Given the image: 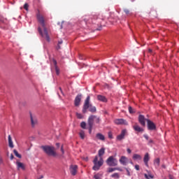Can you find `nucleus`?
<instances>
[{"label":"nucleus","instance_id":"nucleus-33","mask_svg":"<svg viewBox=\"0 0 179 179\" xmlns=\"http://www.w3.org/2000/svg\"><path fill=\"white\" fill-rule=\"evenodd\" d=\"M24 8L25 9V10H29V4L25 3L24 5Z\"/></svg>","mask_w":179,"mask_h":179},{"label":"nucleus","instance_id":"nucleus-11","mask_svg":"<svg viewBox=\"0 0 179 179\" xmlns=\"http://www.w3.org/2000/svg\"><path fill=\"white\" fill-rule=\"evenodd\" d=\"M119 162L122 166H127V164H128V158L125 156H122L119 159Z\"/></svg>","mask_w":179,"mask_h":179},{"label":"nucleus","instance_id":"nucleus-32","mask_svg":"<svg viewBox=\"0 0 179 179\" xmlns=\"http://www.w3.org/2000/svg\"><path fill=\"white\" fill-rule=\"evenodd\" d=\"M115 170H117V169H115V168H109L108 169V173H113V171H115Z\"/></svg>","mask_w":179,"mask_h":179},{"label":"nucleus","instance_id":"nucleus-40","mask_svg":"<svg viewBox=\"0 0 179 179\" xmlns=\"http://www.w3.org/2000/svg\"><path fill=\"white\" fill-rule=\"evenodd\" d=\"M13 157H13V155L11 154V155H10V160H13Z\"/></svg>","mask_w":179,"mask_h":179},{"label":"nucleus","instance_id":"nucleus-12","mask_svg":"<svg viewBox=\"0 0 179 179\" xmlns=\"http://www.w3.org/2000/svg\"><path fill=\"white\" fill-rule=\"evenodd\" d=\"M148 123V128L150 131H153L154 129H156V125H155V123L150 120H147Z\"/></svg>","mask_w":179,"mask_h":179},{"label":"nucleus","instance_id":"nucleus-3","mask_svg":"<svg viewBox=\"0 0 179 179\" xmlns=\"http://www.w3.org/2000/svg\"><path fill=\"white\" fill-rule=\"evenodd\" d=\"M87 109H89V111L91 113H96V107L90 104V96H88L85 101L83 113L85 114L86 111H87Z\"/></svg>","mask_w":179,"mask_h":179},{"label":"nucleus","instance_id":"nucleus-43","mask_svg":"<svg viewBox=\"0 0 179 179\" xmlns=\"http://www.w3.org/2000/svg\"><path fill=\"white\" fill-rule=\"evenodd\" d=\"M149 52H152V50L151 49H149Z\"/></svg>","mask_w":179,"mask_h":179},{"label":"nucleus","instance_id":"nucleus-22","mask_svg":"<svg viewBox=\"0 0 179 179\" xmlns=\"http://www.w3.org/2000/svg\"><path fill=\"white\" fill-rule=\"evenodd\" d=\"M53 64L55 66L57 75H59V69H58V66H57V61L56 60H53Z\"/></svg>","mask_w":179,"mask_h":179},{"label":"nucleus","instance_id":"nucleus-38","mask_svg":"<svg viewBox=\"0 0 179 179\" xmlns=\"http://www.w3.org/2000/svg\"><path fill=\"white\" fill-rule=\"evenodd\" d=\"M61 152L64 155V147L63 146H62V148H61Z\"/></svg>","mask_w":179,"mask_h":179},{"label":"nucleus","instance_id":"nucleus-18","mask_svg":"<svg viewBox=\"0 0 179 179\" xmlns=\"http://www.w3.org/2000/svg\"><path fill=\"white\" fill-rule=\"evenodd\" d=\"M16 164L18 170H24V164L20 162H17Z\"/></svg>","mask_w":179,"mask_h":179},{"label":"nucleus","instance_id":"nucleus-28","mask_svg":"<svg viewBox=\"0 0 179 179\" xmlns=\"http://www.w3.org/2000/svg\"><path fill=\"white\" fill-rule=\"evenodd\" d=\"M80 136L81 139H85V131H80Z\"/></svg>","mask_w":179,"mask_h":179},{"label":"nucleus","instance_id":"nucleus-45","mask_svg":"<svg viewBox=\"0 0 179 179\" xmlns=\"http://www.w3.org/2000/svg\"><path fill=\"white\" fill-rule=\"evenodd\" d=\"M59 44H62V42H59Z\"/></svg>","mask_w":179,"mask_h":179},{"label":"nucleus","instance_id":"nucleus-7","mask_svg":"<svg viewBox=\"0 0 179 179\" xmlns=\"http://www.w3.org/2000/svg\"><path fill=\"white\" fill-rule=\"evenodd\" d=\"M138 121L142 127H145L146 125V121L148 122L149 120L145 118V116L140 115L138 117Z\"/></svg>","mask_w":179,"mask_h":179},{"label":"nucleus","instance_id":"nucleus-30","mask_svg":"<svg viewBox=\"0 0 179 179\" xmlns=\"http://www.w3.org/2000/svg\"><path fill=\"white\" fill-rule=\"evenodd\" d=\"M76 117H77V118H78L79 120H82V118H83V115L77 113H76Z\"/></svg>","mask_w":179,"mask_h":179},{"label":"nucleus","instance_id":"nucleus-27","mask_svg":"<svg viewBox=\"0 0 179 179\" xmlns=\"http://www.w3.org/2000/svg\"><path fill=\"white\" fill-rule=\"evenodd\" d=\"M111 177H112L113 178L118 179V178H120V174L115 173H113V174L111 176Z\"/></svg>","mask_w":179,"mask_h":179},{"label":"nucleus","instance_id":"nucleus-13","mask_svg":"<svg viewBox=\"0 0 179 179\" xmlns=\"http://www.w3.org/2000/svg\"><path fill=\"white\" fill-rule=\"evenodd\" d=\"M30 118H31V124L32 127H36L37 125V117L33 115H30Z\"/></svg>","mask_w":179,"mask_h":179},{"label":"nucleus","instance_id":"nucleus-16","mask_svg":"<svg viewBox=\"0 0 179 179\" xmlns=\"http://www.w3.org/2000/svg\"><path fill=\"white\" fill-rule=\"evenodd\" d=\"M150 157H149V154L148 153H146L145 155V156H144V158H143V162H144V163H145V166L148 167V166H149L148 165V162H149V160H150Z\"/></svg>","mask_w":179,"mask_h":179},{"label":"nucleus","instance_id":"nucleus-44","mask_svg":"<svg viewBox=\"0 0 179 179\" xmlns=\"http://www.w3.org/2000/svg\"><path fill=\"white\" fill-rule=\"evenodd\" d=\"M56 145L57 146L59 147V143H57Z\"/></svg>","mask_w":179,"mask_h":179},{"label":"nucleus","instance_id":"nucleus-20","mask_svg":"<svg viewBox=\"0 0 179 179\" xmlns=\"http://www.w3.org/2000/svg\"><path fill=\"white\" fill-rule=\"evenodd\" d=\"M97 99L99 101H103V103H106V101H107V99L106 98V96L102 95H97Z\"/></svg>","mask_w":179,"mask_h":179},{"label":"nucleus","instance_id":"nucleus-8","mask_svg":"<svg viewBox=\"0 0 179 179\" xmlns=\"http://www.w3.org/2000/svg\"><path fill=\"white\" fill-rule=\"evenodd\" d=\"M70 173L71 176H76V173H78V166L76 165H71Z\"/></svg>","mask_w":179,"mask_h":179},{"label":"nucleus","instance_id":"nucleus-29","mask_svg":"<svg viewBox=\"0 0 179 179\" xmlns=\"http://www.w3.org/2000/svg\"><path fill=\"white\" fill-rule=\"evenodd\" d=\"M102 175L100 173H97L96 175H94V178L95 179H101Z\"/></svg>","mask_w":179,"mask_h":179},{"label":"nucleus","instance_id":"nucleus-9","mask_svg":"<svg viewBox=\"0 0 179 179\" xmlns=\"http://www.w3.org/2000/svg\"><path fill=\"white\" fill-rule=\"evenodd\" d=\"M114 122L116 124V125H128V122L123 119H116L114 120Z\"/></svg>","mask_w":179,"mask_h":179},{"label":"nucleus","instance_id":"nucleus-41","mask_svg":"<svg viewBox=\"0 0 179 179\" xmlns=\"http://www.w3.org/2000/svg\"><path fill=\"white\" fill-rule=\"evenodd\" d=\"M144 138H145V139H149V137L148 136V135H144Z\"/></svg>","mask_w":179,"mask_h":179},{"label":"nucleus","instance_id":"nucleus-39","mask_svg":"<svg viewBox=\"0 0 179 179\" xmlns=\"http://www.w3.org/2000/svg\"><path fill=\"white\" fill-rule=\"evenodd\" d=\"M131 149H129V148H127V153H129V154H130V153H131Z\"/></svg>","mask_w":179,"mask_h":179},{"label":"nucleus","instance_id":"nucleus-2","mask_svg":"<svg viewBox=\"0 0 179 179\" xmlns=\"http://www.w3.org/2000/svg\"><path fill=\"white\" fill-rule=\"evenodd\" d=\"M106 153V148H101L98 151V156H96L95 158L93 160L94 166L93 170L95 171H97V170L100 169V167L103 166V163H104V161H103V155Z\"/></svg>","mask_w":179,"mask_h":179},{"label":"nucleus","instance_id":"nucleus-24","mask_svg":"<svg viewBox=\"0 0 179 179\" xmlns=\"http://www.w3.org/2000/svg\"><path fill=\"white\" fill-rule=\"evenodd\" d=\"M145 178L147 179H153L154 176L151 173L145 174Z\"/></svg>","mask_w":179,"mask_h":179},{"label":"nucleus","instance_id":"nucleus-26","mask_svg":"<svg viewBox=\"0 0 179 179\" xmlns=\"http://www.w3.org/2000/svg\"><path fill=\"white\" fill-rule=\"evenodd\" d=\"M89 125V132L90 134H92V129L93 128V124H92V122H90V123H88Z\"/></svg>","mask_w":179,"mask_h":179},{"label":"nucleus","instance_id":"nucleus-21","mask_svg":"<svg viewBox=\"0 0 179 179\" xmlns=\"http://www.w3.org/2000/svg\"><path fill=\"white\" fill-rule=\"evenodd\" d=\"M96 138H97V139H99V141H104L106 139V138L104 137V135H103L100 133H98L96 134Z\"/></svg>","mask_w":179,"mask_h":179},{"label":"nucleus","instance_id":"nucleus-47","mask_svg":"<svg viewBox=\"0 0 179 179\" xmlns=\"http://www.w3.org/2000/svg\"><path fill=\"white\" fill-rule=\"evenodd\" d=\"M86 160H87V158L86 159Z\"/></svg>","mask_w":179,"mask_h":179},{"label":"nucleus","instance_id":"nucleus-31","mask_svg":"<svg viewBox=\"0 0 179 179\" xmlns=\"http://www.w3.org/2000/svg\"><path fill=\"white\" fill-rule=\"evenodd\" d=\"M80 127L81 128H83V129H85L86 128V122H82L80 124Z\"/></svg>","mask_w":179,"mask_h":179},{"label":"nucleus","instance_id":"nucleus-36","mask_svg":"<svg viewBox=\"0 0 179 179\" xmlns=\"http://www.w3.org/2000/svg\"><path fill=\"white\" fill-rule=\"evenodd\" d=\"M129 111L130 113H134V110H132V108L131 107H129Z\"/></svg>","mask_w":179,"mask_h":179},{"label":"nucleus","instance_id":"nucleus-15","mask_svg":"<svg viewBox=\"0 0 179 179\" xmlns=\"http://www.w3.org/2000/svg\"><path fill=\"white\" fill-rule=\"evenodd\" d=\"M133 128L134 129V131H136V132H143V129L141 128V127H139V125H138V124H136L133 126Z\"/></svg>","mask_w":179,"mask_h":179},{"label":"nucleus","instance_id":"nucleus-42","mask_svg":"<svg viewBox=\"0 0 179 179\" xmlns=\"http://www.w3.org/2000/svg\"><path fill=\"white\" fill-rule=\"evenodd\" d=\"M128 173V176H131V174L129 173V171H127Z\"/></svg>","mask_w":179,"mask_h":179},{"label":"nucleus","instance_id":"nucleus-34","mask_svg":"<svg viewBox=\"0 0 179 179\" xmlns=\"http://www.w3.org/2000/svg\"><path fill=\"white\" fill-rule=\"evenodd\" d=\"M108 138H109L110 139H113V133L108 132Z\"/></svg>","mask_w":179,"mask_h":179},{"label":"nucleus","instance_id":"nucleus-14","mask_svg":"<svg viewBox=\"0 0 179 179\" xmlns=\"http://www.w3.org/2000/svg\"><path fill=\"white\" fill-rule=\"evenodd\" d=\"M126 134H127V130L125 129L122 130L121 134L117 136V141H122V139L125 138Z\"/></svg>","mask_w":179,"mask_h":179},{"label":"nucleus","instance_id":"nucleus-19","mask_svg":"<svg viewBox=\"0 0 179 179\" xmlns=\"http://www.w3.org/2000/svg\"><path fill=\"white\" fill-rule=\"evenodd\" d=\"M8 145L9 148H11V149H13L15 148V145H13V141H12V137L10 135L8 136Z\"/></svg>","mask_w":179,"mask_h":179},{"label":"nucleus","instance_id":"nucleus-10","mask_svg":"<svg viewBox=\"0 0 179 179\" xmlns=\"http://www.w3.org/2000/svg\"><path fill=\"white\" fill-rule=\"evenodd\" d=\"M81 100H82V94L77 95L74 101V104L76 107H79Z\"/></svg>","mask_w":179,"mask_h":179},{"label":"nucleus","instance_id":"nucleus-17","mask_svg":"<svg viewBox=\"0 0 179 179\" xmlns=\"http://www.w3.org/2000/svg\"><path fill=\"white\" fill-rule=\"evenodd\" d=\"M133 160H135L136 162L142 160V156H141V155H138V154H134Z\"/></svg>","mask_w":179,"mask_h":179},{"label":"nucleus","instance_id":"nucleus-4","mask_svg":"<svg viewBox=\"0 0 179 179\" xmlns=\"http://www.w3.org/2000/svg\"><path fill=\"white\" fill-rule=\"evenodd\" d=\"M106 163L108 166L115 167V166L118 165V160H117L114 157L110 156L106 160Z\"/></svg>","mask_w":179,"mask_h":179},{"label":"nucleus","instance_id":"nucleus-6","mask_svg":"<svg viewBox=\"0 0 179 179\" xmlns=\"http://www.w3.org/2000/svg\"><path fill=\"white\" fill-rule=\"evenodd\" d=\"M92 123V125L96 122V124H99L100 122V117H97V116L95 115H91L88 119V124Z\"/></svg>","mask_w":179,"mask_h":179},{"label":"nucleus","instance_id":"nucleus-23","mask_svg":"<svg viewBox=\"0 0 179 179\" xmlns=\"http://www.w3.org/2000/svg\"><path fill=\"white\" fill-rule=\"evenodd\" d=\"M13 153L16 156V157H18V159H22V155L20 154H19L17 150H13Z\"/></svg>","mask_w":179,"mask_h":179},{"label":"nucleus","instance_id":"nucleus-46","mask_svg":"<svg viewBox=\"0 0 179 179\" xmlns=\"http://www.w3.org/2000/svg\"><path fill=\"white\" fill-rule=\"evenodd\" d=\"M131 164H134V163H133V162H131Z\"/></svg>","mask_w":179,"mask_h":179},{"label":"nucleus","instance_id":"nucleus-35","mask_svg":"<svg viewBox=\"0 0 179 179\" xmlns=\"http://www.w3.org/2000/svg\"><path fill=\"white\" fill-rule=\"evenodd\" d=\"M135 169L137 170V171H139V169H140V168H139V165H135Z\"/></svg>","mask_w":179,"mask_h":179},{"label":"nucleus","instance_id":"nucleus-37","mask_svg":"<svg viewBox=\"0 0 179 179\" xmlns=\"http://www.w3.org/2000/svg\"><path fill=\"white\" fill-rule=\"evenodd\" d=\"M124 12L127 15H128V13H129V10L128 9H124Z\"/></svg>","mask_w":179,"mask_h":179},{"label":"nucleus","instance_id":"nucleus-25","mask_svg":"<svg viewBox=\"0 0 179 179\" xmlns=\"http://www.w3.org/2000/svg\"><path fill=\"white\" fill-rule=\"evenodd\" d=\"M154 164L157 167L159 166V164H160V159H159V158H157L155 162H154Z\"/></svg>","mask_w":179,"mask_h":179},{"label":"nucleus","instance_id":"nucleus-1","mask_svg":"<svg viewBox=\"0 0 179 179\" xmlns=\"http://www.w3.org/2000/svg\"><path fill=\"white\" fill-rule=\"evenodd\" d=\"M37 19L39 22V27L38 29V32L40 33L41 36H42V37L46 38L47 41H50V32L48 30H47L45 24H44V17H43V15L38 13L37 14Z\"/></svg>","mask_w":179,"mask_h":179},{"label":"nucleus","instance_id":"nucleus-5","mask_svg":"<svg viewBox=\"0 0 179 179\" xmlns=\"http://www.w3.org/2000/svg\"><path fill=\"white\" fill-rule=\"evenodd\" d=\"M42 148L47 155H49V156H57V153L54 151V147L43 146Z\"/></svg>","mask_w":179,"mask_h":179}]
</instances>
